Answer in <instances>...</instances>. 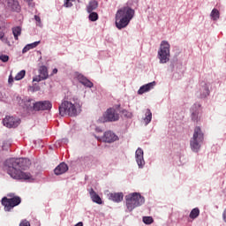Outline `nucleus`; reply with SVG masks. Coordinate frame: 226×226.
Listing matches in <instances>:
<instances>
[{
    "label": "nucleus",
    "mask_w": 226,
    "mask_h": 226,
    "mask_svg": "<svg viewBox=\"0 0 226 226\" xmlns=\"http://www.w3.org/2000/svg\"><path fill=\"white\" fill-rule=\"evenodd\" d=\"M31 167V160L27 158H10L4 163V169L12 179H31V174L22 170H27Z\"/></svg>",
    "instance_id": "obj_1"
},
{
    "label": "nucleus",
    "mask_w": 226,
    "mask_h": 226,
    "mask_svg": "<svg viewBox=\"0 0 226 226\" xmlns=\"http://www.w3.org/2000/svg\"><path fill=\"white\" fill-rule=\"evenodd\" d=\"M133 17H135V10L132 9V7L124 6L118 9L115 16L116 27L119 30L124 29V27L128 26Z\"/></svg>",
    "instance_id": "obj_2"
},
{
    "label": "nucleus",
    "mask_w": 226,
    "mask_h": 226,
    "mask_svg": "<svg viewBox=\"0 0 226 226\" xmlns=\"http://www.w3.org/2000/svg\"><path fill=\"white\" fill-rule=\"evenodd\" d=\"M82 112V102L79 100L64 101L59 106V114L62 117L70 116L71 117H77Z\"/></svg>",
    "instance_id": "obj_3"
},
{
    "label": "nucleus",
    "mask_w": 226,
    "mask_h": 226,
    "mask_svg": "<svg viewBox=\"0 0 226 226\" xmlns=\"http://www.w3.org/2000/svg\"><path fill=\"white\" fill-rule=\"evenodd\" d=\"M146 203V198L139 192H131L125 195L126 213H132L136 207H140Z\"/></svg>",
    "instance_id": "obj_4"
},
{
    "label": "nucleus",
    "mask_w": 226,
    "mask_h": 226,
    "mask_svg": "<svg viewBox=\"0 0 226 226\" xmlns=\"http://www.w3.org/2000/svg\"><path fill=\"white\" fill-rule=\"evenodd\" d=\"M204 143V132L200 126H196L193 131V135L190 139V148L192 153H199L202 144Z\"/></svg>",
    "instance_id": "obj_5"
},
{
    "label": "nucleus",
    "mask_w": 226,
    "mask_h": 226,
    "mask_svg": "<svg viewBox=\"0 0 226 226\" xmlns=\"http://www.w3.org/2000/svg\"><path fill=\"white\" fill-rule=\"evenodd\" d=\"M160 64H167L170 61V44L169 41H162L157 53Z\"/></svg>",
    "instance_id": "obj_6"
},
{
    "label": "nucleus",
    "mask_w": 226,
    "mask_h": 226,
    "mask_svg": "<svg viewBox=\"0 0 226 226\" xmlns=\"http://www.w3.org/2000/svg\"><path fill=\"white\" fill-rule=\"evenodd\" d=\"M97 121L98 123H116L119 121V113L114 108H109Z\"/></svg>",
    "instance_id": "obj_7"
},
{
    "label": "nucleus",
    "mask_w": 226,
    "mask_h": 226,
    "mask_svg": "<svg viewBox=\"0 0 226 226\" xmlns=\"http://www.w3.org/2000/svg\"><path fill=\"white\" fill-rule=\"evenodd\" d=\"M2 206L4 207V211L10 213L13 207H17L22 202V199L19 196H13L12 198L4 197L1 200Z\"/></svg>",
    "instance_id": "obj_8"
},
{
    "label": "nucleus",
    "mask_w": 226,
    "mask_h": 226,
    "mask_svg": "<svg viewBox=\"0 0 226 226\" xmlns=\"http://www.w3.org/2000/svg\"><path fill=\"white\" fill-rule=\"evenodd\" d=\"M176 67L177 71L173 73V79H175V80H180V79H183V75L185 73V71H183V64L177 63V60L171 61L169 65L170 70L174 72V68Z\"/></svg>",
    "instance_id": "obj_9"
},
{
    "label": "nucleus",
    "mask_w": 226,
    "mask_h": 226,
    "mask_svg": "<svg viewBox=\"0 0 226 226\" xmlns=\"http://www.w3.org/2000/svg\"><path fill=\"white\" fill-rule=\"evenodd\" d=\"M18 102L20 107L26 109L28 112H33V110H34V104L36 102L31 98H18Z\"/></svg>",
    "instance_id": "obj_10"
},
{
    "label": "nucleus",
    "mask_w": 226,
    "mask_h": 226,
    "mask_svg": "<svg viewBox=\"0 0 226 226\" xmlns=\"http://www.w3.org/2000/svg\"><path fill=\"white\" fill-rule=\"evenodd\" d=\"M34 109L35 112H40V110H50V109H52V102H50V101L35 102Z\"/></svg>",
    "instance_id": "obj_11"
},
{
    "label": "nucleus",
    "mask_w": 226,
    "mask_h": 226,
    "mask_svg": "<svg viewBox=\"0 0 226 226\" xmlns=\"http://www.w3.org/2000/svg\"><path fill=\"white\" fill-rule=\"evenodd\" d=\"M135 162L139 169H144V167H146V161L144 160V150L141 147H138L135 152Z\"/></svg>",
    "instance_id": "obj_12"
},
{
    "label": "nucleus",
    "mask_w": 226,
    "mask_h": 226,
    "mask_svg": "<svg viewBox=\"0 0 226 226\" xmlns=\"http://www.w3.org/2000/svg\"><path fill=\"white\" fill-rule=\"evenodd\" d=\"M3 124H4V126H6L7 128H17V126H19V124H20V119L15 118L13 117L6 116L3 119Z\"/></svg>",
    "instance_id": "obj_13"
},
{
    "label": "nucleus",
    "mask_w": 226,
    "mask_h": 226,
    "mask_svg": "<svg viewBox=\"0 0 226 226\" xmlns=\"http://www.w3.org/2000/svg\"><path fill=\"white\" fill-rule=\"evenodd\" d=\"M49 79V69L45 65H41L39 68V75L35 76L33 80L34 82H41V80H47Z\"/></svg>",
    "instance_id": "obj_14"
},
{
    "label": "nucleus",
    "mask_w": 226,
    "mask_h": 226,
    "mask_svg": "<svg viewBox=\"0 0 226 226\" xmlns=\"http://www.w3.org/2000/svg\"><path fill=\"white\" fill-rule=\"evenodd\" d=\"M209 91V83H206L202 81L200 85V89L197 92V95L200 96V98H207L210 94Z\"/></svg>",
    "instance_id": "obj_15"
},
{
    "label": "nucleus",
    "mask_w": 226,
    "mask_h": 226,
    "mask_svg": "<svg viewBox=\"0 0 226 226\" xmlns=\"http://www.w3.org/2000/svg\"><path fill=\"white\" fill-rule=\"evenodd\" d=\"M102 140L108 144H112V142H116V140H119V137H117L114 132L107 131L103 134Z\"/></svg>",
    "instance_id": "obj_16"
},
{
    "label": "nucleus",
    "mask_w": 226,
    "mask_h": 226,
    "mask_svg": "<svg viewBox=\"0 0 226 226\" xmlns=\"http://www.w3.org/2000/svg\"><path fill=\"white\" fill-rule=\"evenodd\" d=\"M154 86H156V81H152L150 83L141 86L138 90V94H144L145 93H149V91L154 89Z\"/></svg>",
    "instance_id": "obj_17"
},
{
    "label": "nucleus",
    "mask_w": 226,
    "mask_h": 226,
    "mask_svg": "<svg viewBox=\"0 0 226 226\" xmlns=\"http://www.w3.org/2000/svg\"><path fill=\"white\" fill-rule=\"evenodd\" d=\"M54 172L56 176L65 174V172H68V164L66 162H61L55 168Z\"/></svg>",
    "instance_id": "obj_18"
},
{
    "label": "nucleus",
    "mask_w": 226,
    "mask_h": 226,
    "mask_svg": "<svg viewBox=\"0 0 226 226\" xmlns=\"http://www.w3.org/2000/svg\"><path fill=\"white\" fill-rule=\"evenodd\" d=\"M88 192H89L90 199L92 200L93 202L99 205L103 204L102 198L100 197V195H98V193H96V192H94V189L90 188Z\"/></svg>",
    "instance_id": "obj_19"
},
{
    "label": "nucleus",
    "mask_w": 226,
    "mask_h": 226,
    "mask_svg": "<svg viewBox=\"0 0 226 226\" xmlns=\"http://www.w3.org/2000/svg\"><path fill=\"white\" fill-rule=\"evenodd\" d=\"M77 79H78L79 82L80 84H82V86H85V87L91 88L94 86L93 82H91V80L87 79L86 76H84L83 74H78Z\"/></svg>",
    "instance_id": "obj_20"
},
{
    "label": "nucleus",
    "mask_w": 226,
    "mask_h": 226,
    "mask_svg": "<svg viewBox=\"0 0 226 226\" xmlns=\"http://www.w3.org/2000/svg\"><path fill=\"white\" fill-rule=\"evenodd\" d=\"M8 6L12 11H16V13H20L21 8L19 1L11 0L8 2Z\"/></svg>",
    "instance_id": "obj_21"
},
{
    "label": "nucleus",
    "mask_w": 226,
    "mask_h": 226,
    "mask_svg": "<svg viewBox=\"0 0 226 226\" xmlns=\"http://www.w3.org/2000/svg\"><path fill=\"white\" fill-rule=\"evenodd\" d=\"M124 197V195L123 194V192H114V193H110L109 195L110 200H113V202H117V203L122 202Z\"/></svg>",
    "instance_id": "obj_22"
},
{
    "label": "nucleus",
    "mask_w": 226,
    "mask_h": 226,
    "mask_svg": "<svg viewBox=\"0 0 226 226\" xmlns=\"http://www.w3.org/2000/svg\"><path fill=\"white\" fill-rule=\"evenodd\" d=\"M98 8V1L92 0L89 2L88 5L87 6V13H91V11H94Z\"/></svg>",
    "instance_id": "obj_23"
},
{
    "label": "nucleus",
    "mask_w": 226,
    "mask_h": 226,
    "mask_svg": "<svg viewBox=\"0 0 226 226\" xmlns=\"http://www.w3.org/2000/svg\"><path fill=\"white\" fill-rule=\"evenodd\" d=\"M12 34L14 36V40H19V36L22 34V27L21 26H14L11 28Z\"/></svg>",
    "instance_id": "obj_24"
},
{
    "label": "nucleus",
    "mask_w": 226,
    "mask_h": 226,
    "mask_svg": "<svg viewBox=\"0 0 226 226\" xmlns=\"http://www.w3.org/2000/svg\"><path fill=\"white\" fill-rule=\"evenodd\" d=\"M200 215V209H199V207H195L191 210L189 217L191 218V220H195L199 218Z\"/></svg>",
    "instance_id": "obj_25"
},
{
    "label": "nucleus",
    "mask_w": 226,
    "mask_h": 226,
    "mask_svg": "<svg viewBox=\"0 0 226 226\" xmlns=\"http://www.w3.org/2000/svg\"><path fill=\"white\" fill-rule=\"evenodd\" d=\"M151 119H153V113L151 112V109H147L144 117L145 124H149V123H151Z\"/></svg>",
    "instance_id": "obj_26"
},
{
    "label": "nucleus",
    "mask_w": 226,
    "mask_h": 226,
    "mask_svg": "<svg viewBox=\"0 0 226 226\" xmlns=\"http://www.w3.org/2000/svg\"><path fill=\"white\" fill-rule=\"evenodd\" d=\"M210 17L212 20H218V19H220V11H218L216 8H214L210 13Z\"/></svg>",
    "instance_id": "obj_27"
},
{
    "label": "nucleus",
    "mask_w": 226,
    "mask_h": 226,
    "mask_svg": "<svg viewBox=\"0 0 226 226\" xmlns=\"http://www.w3.org/2000/svg\"><path fill=\"white\" fill-rule=\"evenodd\" d=\"M88 13V19L90 20V22H96V20H98V12L91 11Z\"/></svg>",
    "instance_id": "obj_28"
},
{
    "label": "nucleus",
    "mask_w": 226,
    "mask_h": 226,
    "mask_svg": "<svg viewBox=\"0 0 226 226\" xmlns=\"http://www.w3.org/2000/svg\"><path fill=\"white\" fill-rule=\"evenodd\" d=\"M142 222L145 223V225H151V223L154 222V219H153L151 216H143Z\"/></svg>",
    "instance_id": "obj_29"
},
{
    "label": "nucleus",
    "mask_w": 226,
    "mask_h": 226,
    "mask_svg": "<svg viewBox=\"0 0 226 226\" xmlns=\"http://www.w3.org/2000/svg\"><path fill=\"white\" fill-rule=\"evenodd\" d=\"M199 114H200V112H197V111L191 112V117H192V121H194V123L199 122V119L200 118Z\"/></svg>",
    "instance_id": "obj_30"
},
{
    "label": "nucleus",
    "mask_w": 226,
    "mask_h": 226,
    "mask_svg": "<svg viewBox=\"0 0 226 226\" xmlns=\"http://www.w3.org/2000/svg\"><path fill=\"white\" fill-rule=\"evenodd\" d=\"M200 107L201 105L199 102H195L192 107H191V112H200Z\"/></svg>",
    "instance_id": "obj_31"
},
{
    "label": "nucleus",
    "mask_w": 226,
    "mask_h": 226,
    "mask_svg": "<svg viewBox=\"0 0 226 226\" xmlns=\"http://www.w3.org/2000/svg\"><path fill=\"white\" fill-rule=\"evenodd\" d=\"M26 77V71L22 70L19 72L17 73V75L15 76L14 79L15 80H22V79Z\"/></svg>",
    "instance_id": "obj_32"
},
{
    "label": "nucleus",
    "mask_w": 226,
    "mask_h": 226,
    "mask_svg": "<svg viewBox=\"0 0 226 226\" xmlns=\"http://www.w3.org/2000/svg\"><path fill=\"white\" fill-rule=\"evenodd\" d=\"M34 19L36 21V26H38V27H43V24L41 23V19L40 16L34 15Z\"/></svg>",
    "instance_id": "obj_33"
},
{
    "label": "nucleus",
    "mask_w": 226,
    "mask_h": 226,
    "mask_svg": "<svg viewBox=\"0 0 226 226\" xmlns=\"http://www.w3.org/2000/svg\"><path fill=\"white\" fill-rule=\"evenodd\" d=\"M41 43L40 41H34V42H32V43H29V44H26L27 47L29 48V49H36V47Z\"/></svg>",
    "instance_id": "obj_34"
},
{
    "label": "nucleus",
    "mask_w": 226,
    "mask_h": 226,
    "mask_svg": "<svg viewBox=\"0 0 226 226\" xmlns=\"http://www.w3.org/2000/svg\"><path fill=\"white\" fill-rule=\"evenodd\" d=\"M6 34V27L1 26L0 27V40L5 37Z\"/></svg>",
    "instance_id": "obj_35"
},
{
    "label": "nucleus",
    "mask_w": 226,
    "mask_h": 226,
    "mask_svg": "<svg viewBox=\"0 0 226 226\" xmlns=\"http://www.w3.org/2000/svg\"><path fill=\"white\" fill-rule=\"evenodd\" d=\"M0 61H2V63H8V61H10V56L8 55H1Z\"/></svg>",
    "instance_id": "obj_36"
},
{
    "label": "nucleus",
    "mask_w": 226,
    "mask_h": 226,
    "mask_svg": "<svg viewBox=\"0 0 226 226\" xmlns=\"http://www.w3.org/2000/svg\"><path fill=\"white\" fill-rule=\"evenodd\" d=\"M64 6L65 8H72L73 6V4H72V1L70 0H64Z\"/></svg>",
    "instance_id": "obj_37"
},
{
    "label": "nucleus",
    "mask_w": 226,
    "mask_h": 226,
    "mask_svg": "<svg viewBox=\"0 0 226 226\" xmlns=\"http://www.w3.org/2000/svg\"><path fill=\"white\" fill-rule=\"evenodd\" d=\"M123 114H124L125 117H128L129 119H132L133 117V114H132V112H129L128 110H124Z\"/></svg>",
    "instance_id": "obj_38"
},
{
    "label": "nucleus",
    "mask_w": 226,
    "mask_h": 226,
    "mask_svg": "<svg viewBox=\"0 0 226 226\" xmlns=\"http://www.w3.org/2000/svg\"><path fill=\"white\" fill-rule=\"evenodd\" d=\"M19 226H31V223L27 220H23L20 222Z\"/></svg>",
    "instance_id": "obj_39"
},
{
    "label": "nucleus",
    "mask_w": 226,
    "mask_h": 226,
    "mask_svg": "<svg viewBox=\"0 0 226 226\" xmlns=\"http://www.w3.org/2000/svg\"><path fill=\"white\" fill-rule=\"evenodd\" d=\"M1 40V41L3 42V43H5L6 45H9V47H10V45H11V43H10V41L8 40V37H3L2 39H0Z\"/></svg>",
    "instance_id": "obj_40"
},
{
    "label": "nucleus",
    "mask_w": 226,
    "mask_h": 226,
    "mask_svg": "<svg viewBox=\"0 0 226 226\" xmlns=\"http://www.w3.org/2000/svg\"><path fill=\"white\" fill-rule=\"evenodd\" d=\"M69 140L67 138H64L58 140V144H68Z\"/></svg>",
    "instance_id": "obj_41"
},
{
    "label": "nucleus",
    "mask_w": 226,
    "mask_h": 226,
    "mask_svg": "<svg viewBox=\"0 0 226 226\" xmlns=\"http://www.w3.org/2000/svg\"><path fill=\"white\" fill-rule=\"evenodd\" d=\"M31 50L28 47L27 44L22 49V54H26V52H29Z\"/></svg>",
    "instance_id": "obj_42"
},
{
    "label": "nucleus",
    "mask_w": 226,
    "mask_h": 226,
    "mask_svg": "<svg viewBox=\"0 0 226 226\" xmlns=\"http://www.w3.org/2000/svg\"><path fill=\"white\" fill-rule=\"evenodd\" d=\"M8 84H13V76H11V74H10L9 79H8Z\"/></svg>",
    "instance_id": "obj_43"
},
{
    "label": "nucleus",
    "mask_w": 226,
    "mask_h": 226,
    "mask_svg": "<svg viewBox=\"0 0 226 226\" xmlns=\"http://www.w3.org/2000/svg\"><path fill=\"white\" fill-rule=\"evenodd\" d=\"M95 132H96L97 133H102V132H103V130H102L101 127H96V128H95Z\"/></svg>",
    "instance_id": "obj_44"
},
{
    "label": "nucleus",
    "mask_w": 226,
    "mask_h": 226,
    "mask_svg": "<svg viewBox=\"0 0 226 226\" xmlns=\"http://www.w3.org/2000/svg\"><path fill=\"white\" fill-rule=\"evenodd\" d=\"M74 226H84V223L82 222H79L76 223Z\"/></svg>",
    "instance_id": "obj_45"
},
{
    "label": "nucleus",
    "mask_w": 226,
    "mask_h": 226,
    "mask_svg": "<svg viewBox=\"0 0 226 226\" xmlns=\"http://www.w3.org/2000/svg\"><path fill=\"white\" fill-rule=\"evenodd\" d=\"M52 73L53 75H56V73H57V68L53 69Z\"/></svg>",
    "instance_id": "obj_46"
},
{
    "label": "nucleus",
    "mask_w": 226,
    "mask_h": 226,
    "mask_svg": "<svg viewBox=\"0 0 226 226\" xmlns=\"http://www.w3.org/2000/svg\"><path fill=\"white\" fill-rule=\"evenodd\" d=\"M7 197H11V199H12V197H15V194L14 193H9V194H7Z\"/></svg>",
    "instance_id": "obj_47"
},
{
    "label": "nucleus",
    "mask_w": 226,
    "mask_h": 226,
    "mask_svg": "<svg viewBox=\"0 0 226 226\" xmlns=\"http://www.w3.org/2000/svg\"><path fill=\"white\" fill-rule=\"evenodd\" d=\"M69 1H75V0H69Z\"/></svg>",
    "instance_id": "obj_48"
}]
</instances>
